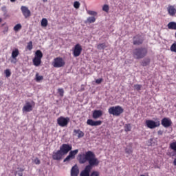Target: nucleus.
I'll use <instances>...</instances> for the list:
<instances>
[{
  "label": "nucleus",
  "instance_id": "f257e3e1",
  "mask_svg": "<svg viewBox=\"0 0 176 176\" xmlns=\"http://www.w3.org/2000/svg\"><path fill=\"white\" fill-rule=\"evenodd\" d=\"M86 162H89V164L86 167L90 170H92L93 167H96V166L100 164V161L96 157V155L92 151H87L85 154L80 155L79 163L80 164H85Z\"/></svg>",
  "mask_w": 176,
  "mask_h": 176
},
{
  "label": "nucleus",
  "instance_id": "f03ea898",
  "mask_svg": "<svg viewBox=\"0 0 176 176\" xmlns=\"http://www.w3.org/2000/svg\"><path fill=\"white\" fill-rule=\"evenodd\" d=\"M148 54V50L145 47L135 48L133 51V57L135 60H141Z\"/></svg>",
  "mask_w": 176,
  "mask_h": 176
},
{
  "label": "nucleus",
  "instance_id": "7ed1b4c3",
  "mask_svg": "<svg viewBox=\"0 0 176 176\" xmlns=\"http://www.w3.org/2000/svg\"><path fill=\"white\" fill-rule=\"evenodd\" d=\"M123 111L124 109L120 106L111 107L109 109V113L114 116H120Z\"/></svg>",
  "mask_w": 176,
  "mask_h": 176
},
{
  "label": "nucleus",
  "instance_id": "20e7f679",
  "mask_svg": "<svg viewBox=\"0 0 176 176\" xmlns=\"http://www.w3.org/2000/svg\"><path fill=\"white\" fill-rule=\"evenodd\" d=\"M65 65V61H64V59L60 57H57L54 58L53 62V67L54 68H61V67H64Z\"/></svg>",
  "mask_w": 176,
  "mask_h": 176
},
{
  "label": "nucleus",
  "instance_id": "39448f33",
  "mask_svg": "<svg viewBox=\"0 0 176 176\" xmlns=\"http://www.w3.org/2000/svg\"><path fill=\"white\" fill-rule=\"evenodd\" d=\"M78 152H79V150L78 149L71 151L69 153L68 156H67L66 158L63 160V163H69V162H71V160L75 159V156L78 155Z\"/></svg>",
  "mask_w": 176,
  "mask_h": 176
},
{
  "label": "nucleus",
  "instance_id": "423d86ee",
  "mask_svg": "<svg viewBox=\"0 0 176 176\" xmlns=\"http://www.w3.org/2000/svg\"><path fill=\"white\" fill-rule=\"evenodd\" d=\"M57 123L60 127H65L68 126V123H69V118L59 117L57 119Z\"/></svg>",
  "mask_w": 176,
  "mask_h": 176
},
{
  "label": "nucleus",
  "instance_id": "0eeeda50",
  "mask_svg": "<svg viewBox=\"0 0 176 176\" xmlns=\"http://www.w3.org/2000/svg\"><path fill=\"white\" fill-rule=\"evenodd\" d=\"M60 151L65 155L68 153V152L72 151V145L68 144H63L60 146Z\"/></svg>",
  "mask_w": 176,
  "mask_h": 176
},
{
  "label": "nucleus",
  "instance_id": "6e6552de",
  "mask_svg": "<svg viewBox=\"0 0 176 176\" xmlns=\"http://www.w3.org/2000/svg\"><path fill=\"white\" fill-rule=\"evenodd\" d=\"M146 124L148 129H156V127H159L160 126V121L155 122L153 120H146Z\"/></svg>",
  "mask_w": 176,
  "mask_h": 176
},
{
  "label": "nucleus",
  "instance_id": "1a4fd4ad",
  "mask_svg": "<svg viewBox=\"0 0 176 176\" xmlns=\"http://www.w3.org/2000/svg\"><path fill=\"white\" fill-rule=\"evenodd\" d=\"M63 156H64V154L60 151V149L52 153L53 160L60 161L63 159Z\"/></svg>",
  "mask_w": 176,
  "mask_h": 176
},
{
  "label": "nucleus",
  "instance_id": "9d476101",
  "mask_svg": "<svg viewBox=\"0 0 176 176\" xmlns=\"http://www.w3.org/2000/svg\"><path fill=\"white\" fill-rule=\"evenodd\" d=\"M21 10L25 19H28V17L31 16V11L28 9V7L22 6L21 7Z\"/></svg>",
  "mask_w": 176,
  "mask_h": 176
},
{
  "label": "nucleus",
  "instance_id": "9b49d317",
  "mask_svg": "<svg viewBox=\"0 0 176 176\" xmlns=\"http://www.w3.org/2000/svg\"><path fill=\"white\" fill-rule=\"evenodd\" d=\"M143 42L144 38L141 35H136L133 37V45L140 46V45H142Z\"/></svg>",
  "mask_w": 176,
  "mask_h": 176
},
{
  "label": "nucleus",
  "instance_id": "f8f14e48",
  "mask_svg": "<svg viewBox=\"0 0 176 176\" xmlns=\"http://www.w3.org/2000/svg\"><path fill=\"white\" fill-rule=\"evenodd\" d=\"M81 53H82V46H80V45L79 44H76L74 47V50L73 52L74 56L79 57Z\"/></svg>",
  "mask_w": 176,
  "mask_h": 176
},
{
  "label": "nucleus",
  "instance_id": "ddd939ff",
  "mask_svg": "<svg viewBox=\"0 0 176 176\" xmlns=\"http://www.w3.org/2000/svg\"><path fill=\"white\" fill-rule=\"evenodd\" d=\"M87 124L92 126H101V124H102V121L101 120L94 121L91 119H88L87 121Z\"/></svg>",
  "mask_w": 176,
  "mask_h": 176
},
{
  "label": "nucleus",
  "instance_id": "4468645a",
  "mask_svg": "<svg viewBox=\"0 0 176 176\" xmlns=\"http://www.w3.org/2000/svg\"><path fill=\"white\" fill-rule=\"evenodd\" d=\"M173 122H171V120L170 118H164L162 120L161 124L167 129V127H170Z\"/></svg>",
  "mask_w": 176,
  "mask_h": 176
},
{
  "label": "nucleus",
  "instance_id": "2eb2a0df",
  "mask_svg": "<svg viewBox=\"0 0 176 176\" xmlns=\"http://www.w3.org/2000/svg\"><path fill=\"white\" fill-rule=\"evenodd\" d=\"M32 111V104L30 102H27L23 107V112H31Z\"/></svg>",
  "mask_w": 176,
  "mask_h": 176
},
{
  "label": "nucleus",
  "instance_id": "dca6fc26",
  "mask_svg": "<svg viewBox=\"0 0 176 176\" xmlns=\"http://www.w3.org/2000/svg\"><path fill=\"white\" fill-rule=\"evenodd\" d=\"M79 175V168L78 165H74L71 169V176H78Z\"/></svg>",
  "mask_w": 176,
  "mask_h": 176
},
{
  "label": "nucleus",
  "instance_id": "f3484780",
  "mask_svg": "<svg viewBox=\"0 0 176 176\" xmlns=\"http://www.w3.org/2000/svg\"><path fill=\"white\" fill-rule=\"evenodd\" d=\"M102 115V111L101 110H95L93 112L92 118L94 119H98L101 118V116Z\"/></svg>",
  "mask_w": 176,
  "mask_h": 176
},
{
  "label": "nucleus",
  "instance_id": "a211bd4d",
  "mask_svg": "<svg viewBox=\"0 0 176 176\" xmlns=\"http://www.w3.org/2000/svg\"><path fill=\"white\" fill-rule=\"evenodd\" d=\"M74 135H77L78 138H83L85 137V133L80 129H74Z\"/></svg>",
  "mask_w": 176,
  "mask_h": 176
},
{
  "label": "nucleus",
  "instance_id": "6ab92c4d",
  "mask_svg": "<svg viewBox=\"0 0 176 176\" xmlns=\"http://www.w3.org/2000/svg\"><path fill=\"white\" fill-rule=\"evenodd\" d=\"M167 10L170 16H175L176 14V9L173 6H169L167 8Z\"/></svg>",
  "mask_w": 176,
  "mask_h": 176
},
{
  "label": "nucleus",
  "instance_id": "aec40b11",
  "mask_svg": "<svg viewBox=\"0 0 176 176\" xmlns=\"http://www.w3.org/2000/svg\"><path fill=\"white\" fill-rule=\"evenodd\" d=\"M90 171H91V169L85 166V169L80 173V176H90Z\"/></svg>",
  "mask_w": 176,
  "mask_h": 176
},
{
  "label": "nucleus",
  "instance_id": "412c9836",
  "mask_svg": "<svg viewBox=\"0 0 176 176\" xmlns=\"http://www.w3.org/2000/svg\"><path fill=\"white\" fill-rule=\"evenodd\" d=\"M19 54H20V52L19 51V49L16 48L15 50H14L12 52V58L14 60H16Z\"/></svg>",
  "mask_w": 176,
  "mask_h": 176
},
{
  "label": "nucleus",
  "instance_id": "4be33fe9",
  "mask_svg": "<svg viewBox=\"0 0 176 176\" xmlns=\"http://www.w3.org/2000/svg\"><path fill=\"white\" fill-rule=\"evenodd\" d=\"M42 59L39 58L34 57L33 58V64L35 65V67H39L41 65V63H42Z\"/></svg>",
  "mask_w": 176,
  "mask_h": 176
},
{
  "label": "nucleus",
  "instance_id": "5701e85b",
  "mask_svg": "<svg viewBox=\"0 0 176 176\" xmlns=\"http://www.w3.org/2000/svg\"><path fill=\"white\" fill-rule=\"evenodd\" d=\"M24 169L23 168H18L17 170L15 171L14 175L15 176H23V172Z\"/></svg>",
  "mask_w": 176,
  "mask_h": 176
},
{
  "label": "nucleus",
  "instance_id": "b1692460",
  "mask_svg": "<svg viewBox=\"0 0 176 176\" xmlns=\"http://www.w3.org/2000/svg\"><path fill=\"white\" fill-rule=\"evenodd\" d=\"M1 10L3 13V16L4 17H9V14H8V8H6V6L1 7Z\"/></svg>",
  "mask_w": 176,
  "mask_h": 176
},
{
  "label": "nucleus",
  "instance_id": "393cba45",
  "mask_svg": "<svg viewBox=\"0 0 176 176\" xmlns=\"http://www.w3.org/2000/svg\"><path fill=\"white\" fill-rule=\"evenodd\" d=\"M34 57H36V58L42 59V57H43V54L42 53V51L39 50L36 51Z\"/></svg>",
  "mask_w": 176,
  "mask_h": 176
},
{
  "label": "nucleus",
  "instance_id": "a878e982",
  "mask_svg": "<svg viewBox=\"0 0 176 176\" xmlns=\"http://www.w3.org/2000/svg\"><path fill=\"white\" fill-rule=\"evenodd\" d=\"M168 28L169 30H176V23L175 22H170L168 24Z\"/></svg>",
  "mask_w": 176,
  "mask_h": 176
},
{
  "label": "nucleus",
  "instance_id": "bb28decb",
  "mask_svg": "<svg viewBox=\"0 0 176 176\" xmlns=\"http://www.w3.org/2000/svg\"><path fill=\"white\" fill-rule=\"evenodd\" d=\"M150 63H151V60L149 58H146L142 60V65L143 67H146V65H149Z\"/></svg>",
  "mask_w": 176,
  "mask_h": 176
},
{
  "label": "nucleus",
  "instance_id": "cd10ccee",
  "mask_svg": "<svg viewBox=\"0 0 176 176\" xmlns=\"http://www.w3.org/2000/svg\"><path fill=\"white\" fill-rule=\"evenodd\" d=\"M105 47H107V45L104 43H100L97 46V49H98V50H104V49H105Z\"/></svg>",
  "mask_w": 176,
  "mask_h": 176
},
{
  "label": "nucleus",
  "instance_id": "c85d7f7f",
  "mask_svg": "<svg viewBox=\"0 0 176 176\" xmlns=\"http://www.w3.org/2000/svg\"><path fill=\"white\" fill-rule=\"evenodd\" d=\"M96 21V17L94 16H89L87 18L86 23H89L91 24V23H94Z\"/></svg>",
  "mask_w": 176,
  "mask_h": 176
},
{
  "label": "nucleus",
  "instance_id": "c756f323",
  "mask_svg": "<svg viewBox=\"0 0 176 176\" xmlns=\"http://www.w3.org/2000/svg\"><path fill=\"white\" fill-rule=\"evenodd\" d=\"M124 131H131V125L130 124H126L124 125Z\"/></svg>",
  "mask_w": 176,
  "mask_h": 176
},
{
  "label": "nucleus",
  "instance_id": "7c9ffc66",
  "mask_svg": "<svg viewBox=\"0 0 176 176\" xmlns=\"http://www.w3.org/2000/svg\"><path fill=\"white\" fill-rule=\"evenodd\" d=\"M41 26L47 27V19L44 18L41 20Z\"/></svg>",
  "mask_w": 176,
  "mask_h": 176
},
{
  "label": "nucleus",
  "instance_id": "2f4dec72",
  "mask_svg": "<svg viewBox=\"0 0 176 176\" xmlns=\"http://www.w3.org/2000/svg\"><path fill=\"white\" fill-rule=\"evenodd\" d=\"M19 30H21V24L18 23L14 27V31H19Z\"/></svg>",
  "mask_w": 176,
  "mask_h": 176
},
{
  "label": "nucleus",
  "instance_id": "473e14b6",
  "mask_svg": "<svg viewBox=\"0 0 176 176\" xmlns=\"http://www.w3.org/2000/svg\"><path fill=\"white\" fill-rule=\"evenodd\" d=\"M4 74H6V78H9L10 75H12V72H10V70L9 69H7L4 71Z\"/></svg>",
  "mask_w": 176,
  "mask_h": 176
},
{
  "label": "nucleus",
  "instance_id": "72a5a7b5",
  "mask_svg": "<svg viewBox=\"0 0 176 176\" xmlns=\"http://www.w3.org/2000/svg\"><path fill=\"white\" fill-rule=\"evenodd\" d=\"M58 93L60 97H64V89L63 88L58 89Z\"/></svg>",
  "mask_w": 176,
  "mask_h": 176
},
{
  "label": "nucleus",
  "instance_id": "f704fd0d",
  "mask_svg": "<svg viewBox=\"0 0 176 176\" xmlns=\"http://www.w3.org/2000/svg\"><path fill=\"white\" fill-rule=\"evenodd\" d=\"M36 82H39V80H43V76H39V74H36Z\"/></svg>",
  "mask_w": 176,
  "mask_h": 176
},
{
  "label": "nucleus",
  "instance_id": "c9c22d12",
  "mask_svg": "<svg viewBox=\"0 0 176 176\" xmlns=\"http://www.w3.org/2000/svg\"><path fill=\"white\" fill-rule=\"evenodd\" d=\"M170 149L176 152V142H173L170 144Z\"/></svg>",
  "mask_w": 176,
  "mask_h": 176
},
{
  "label": "nucleus",
  "instance_id": "e433bc0d",
  "mask_svg": "<svg viewBox=\"0 0 176 176\" xmlns=\"http://www.w3.org/2000/svg\"><path fill=\"white\" fill-rule=\"evenodd\" d=\"M89 176H100V172L97 170H94L91 172V173L89 175Z\"/></svg>",
  "mask_w": 176,
  "mask_h": 176
},
{
  "label": "nucleus",
  "instance_id": "4c0bfd02",
  "mask_svg": "<svg viewBox=\"0 0 176 176\" xmlns=\"http://www.w3.org/2000/svg\"><path fill=\"white\" fill-rule=\"evenodd\" d=\"M170 51L176 53V43L172 44V45L170 46Z\"/></svg>",
  "mask_w": 176,
  "mask_h": 176
},
{
  "label": "nucleus",
  "instance_id": "58836bf2",
  "mask_svg": "<svg viewBox=\"0 0 176 176\" xmlns=\"http://www.w3.org/2000/svg\"><path fill=\"white\" fill-rule=\"evenodd\" d=\"M27 49H28V50H32V41H30V42L28 43Z\"/></svg>",
  "mask_w": 176,
  "mask_h": 176
},
{
  "label": "nucleus",
  "instance_id": "ea45409f",
  "mask_svg": "<svg viewBox=\"0 0 176 176\" xmlns=\"http://www.w3.org/2000/svg\"><path fill=\"white\" fill-rule=\"evenodd\" d=\"M80 6V3L78 1H75L74 3V7L76 9H79V7Z\"/></svg>",
  "mask_w": 176,
  "mask_h": 176
},
{
  "label": "nucleus",
  "instance_id": "a19ab883",
  "mask_svg": "<svg viewBox=\"0 0 176 176\" xmlns=\"http://www.w3.org/2000/svg\"><path fill=\"white\" fill-rule=\"evenodd\" d=\"M141 87H142V85H134V88H135V90H137L138 91H140V90H141Z\"/></svg>",
  "mask_w": 176,
  "mask_h": 176
},
{
  "label": "nucleus",
  "instance_id": "79ce46f5",
  "mask_svg": "<svg viewBox=\"0 0 176 176\" xmlns=\"http://www.w3.org/2000/svg\"><path fill=\"white\" fill-rule=\"evenodd\" d=\"M102 10H104V12H108V10H109V6L107 4L104 5Z\"/></svg>",
  "mask_w": 176,
  "mask_h": 176
},
{
  "label": "nucleus",
  "instance_id": "37998d69",
  "mask_svg": "<svg viewBox=\"0 0 176 176\" xmlns=\"http://www.w3.org/2000/svg\"><path fill=\"white\" fill-rule=\"evenodd\" d=\"M125 152L126 153H128V155H131V153H133V150L131 148H126Z\"/></svg>",
  "mask_w": 176,
  "mask_h": 176
},
{
  "label": "nucleus",
  "instance_id": "c03bdc74",
  "mask_svg": "<svg viewBox=\"0 0 176 176\" xmlns=\"http://www.w3.org/2000/svg\"><path fill=\"white\" fill-rule=\"evenodd\" d=\"M88 14H90L91 16H96L97 14V12H94V11H88L87 12Z\"/></svg>",
  "mask_w": 176,
  "mask_h": 176
},
{
  "label": "nucleus",
  "instance_id": "a18cd8bd",
  "mask_svg": "<svg viewBox=\"0 0 176 176\" xmlns=\"http://www.w3.org/2000/svg\"><path fill=\"white\" fill-rule=\"evenodd\" d=\"M35 164H41V160H39V158L36 157L34 160Z\"/></svg>",
  "mask_w": 176,
  "mask_h": 176
},
{
  "label": "nucleus",
  "instance_id": "49530a36",
  "mask_svg": "<svg viewBox=\"0 0 176 176\" xmlns=\"http://www.w3.org/2000/svg\"><path fill=\"white\" fill-rule=\"evenodd\" d=\"M102 82V78H99V79L96 80V83H97V85L101 84Z\"/></svg>",
  "mask_w": 176,
  "mask_h": 176
},
{
  "label": "nucleus",
  "instance_id": "de8ad7c7",
  "mask_svg": "<svg viewBox=\"0 0 176 176\" xmlns=\"http://www.w3.org/2000/svg\"><path fill=\"white\" fill-rule=\"evenodd\" d=\"M157 134H158V135H163V131H162V130L158 131Z\"/></svg>",
  "mask_w": 176,
  "mask_h": 176
},
{
  "label": "nucleus",
  "instance_id": "09e8293b",
  "mask_svg": "<svg viewBox=\"0 0 176 176\" xmlns=\"http://www.w3.org/2000/svg\"><path fill=\"white\" fill-rule=\"evenodd\" d=\"M8 31H9V28L8 27L5 28L3 32L5 34V32H8Z\"/></svg>",
  "mask_w": 176,
  "mask_h": 176
},
{
  "label": "nucleus",
  "instance_id": "8fccbe9b",
  "mask_svg": "<svg viewBox=\"0 0 176 176\" xmlns=\"http://www.w3.org/2000/svg\"><path fill=\"white\" fill-rule=\"evenodd\" d=\"M10 2H16V0H10Z\"/></svg>",
  "mask_w": 176,
  "mask_h": 176
},
{
  "label": "nucleus",
  "instance_id": "3c124183",
  "mask_svg": "<svg viewBox=\"0 0 176 176\" xmlns=\"http://www.w3.org/2000/svg\"><path fill=\"white\" fill-rule=\"evenodd\" d=\"M43 2H47V0H42Z\"/></svg>",
  "mask_w": 176,
  "mask_h": 176
},
{
  "label": "nucleus",
  "instance_id": "603ef678",
  "mask_svg": "<svg viewBox=\"0 0 176 176\" xmlns=\"http://www.w3.org/2000/svg\"><path fill=\"white\" fill-rule=\"evenodd\" d=\"M11 63H16V61L12 60Z\"/></svg>",
  "mask_w": 176,
  "mask_h": 176
},
{
  "label": "nucleus",
  "instance_id": "864d4df0",
  "mask_svg": "<svg viewBox=\"0 0 176 176\" xmlns=\"http://www.w3.org/2000/svg\"><path fill=\"white\" fill-rule=\"evenodd\" d=\"M0 23H2V19H1V18H0Z\"/></svg>",
  "mask_w": 176,
  "mask_h": 176
}]
</instances>
